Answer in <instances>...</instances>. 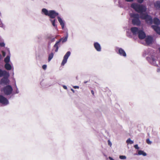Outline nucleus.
Instances as JSON below:
<instances>
[{"mask_svg":"<svg viewBox=\"0 0 160 160\" xmlns=\"http://www.w3.org/2000/svg\"><path fill=\"white\" fill-rule=\"evenodd\" d=\"M131 7L138 13L145 12L146 10V8L145 6L142 5H139L136 3L132 4Z\"/></svg>","mask_w":160,"mask_h":160,"instance_id":"f257e3e1","label":"nucleus"},{"mask_svg":"<svg viewBox=\"0 0 160 160\" xmlns=\"http://www.w3.org/2000/svg\"><path fill=\"white\" fill-rule=\"evenodd\" d=\"M68 37V32H67L66 36L64 38H61L58 40L56 42L55 44L53 46V47L55 48V52H57L58 51L59 47L60 46V44L61 42L63 43L66 42L67 40Z\"/></svg>","mask_w":160,"mask_h":160,"instance_id":"f03ea898","label":"nucleus"},{"mask_svg":"<svg viewBox=\"0 0 160 160\" xmlns=\"http://www.w3.org/2000/svg\"><path fill=\"white\" fill-rule=\"evenodd\" d=\"M131 17L133 18L132 20V23L134 25L139 26L141 24V22L139 20V15L138 14L132 13L131 15Z\"/></svg>","mask_w":160,"mask_h":160,"instance_id":"7ed1b4c3","label":"nucleus"},{"mask_svg":"<svg viewBox=\"0 0 160 160\" xmlns=\"http://www.w3.org/2000/svg\"><path fill=\"white\" fill-rule=\"evenodd\" d=\"M1 91L3 92L5 95H9L12 93L13 88L11 85H8L2 88Z\"/></svg>","mask_w":160,"mask_h":160,"instance_id":"20e7f679","label":"nucleus"},{"mask_svg":"<svg viewBox=\"0 0 160 160\" xmlns=\"http://www.w3.org/2000/svg\"><path fill=\"white\" fill-rule=\"evenodd\" d=\"M10 76L9 73L5 76L3 77L0 81V84L1 85H8L10 82V81L8 78Z\"/></svg>","mask_w":160,"mask_h":160,"instance_id":"39448f33","label":"nucleus"},{"mask_svg":"<svg viewBox=\"0 0 160 160\" xmlns=\"http://www.w3.org/2000/svg\"><path fill=\"white\" fill-rule=\"evenodd\" d=\"M0 103L3 106H6L9 104V102L7 98L2 95H0Z\"/></svg>","mask_w":160,"mask_h":160,"instance_id":"423d86ee","label":"nucleus"},{"mask_svg":"<svg viewBox=\"0 0 160 160\" xmlns=\"http://www.w3.org/2000/svg\"><path fill=\"white\" fill-rule=\"evenodd\" d=\"M71 52L70 51L67 52L63 57V60L61 63V65L63 66L66 63L67 60L71 54Z\"/></svg>","mask_w":160,"mask_h":160,"instance_id":"0eeeda50","label":"nucleus"},{"mask_svg":"<svg viewBox=\"0 0 160 160\" xmlns=\"http://www.w3.org/2000/svg\"><path fill=\"white\" fill-rule=\"evenodd\" d=\"M58 15L59 13L56 12L55 10H49V13L48 16H49L51 19H53Z\"/></svg>","mask_w":160,"mask_h":160,"instance_id":"6e6552de","label":"nucleus"},{"mask_svg":"<svg viewBox=\"0 0 160 160\" xmlns=\"http://www.w3.org/2000/svg\"><path fill=\"white\" fill-rule=\"evenodd\" d=\"M93 46L97 51L100 52L101 51V47L100 44L98 42H94Z\"/></svg>","mask_w":160,"mask_h":160,"instance_id":"1a4fd4ad","label":"nucleus"},{"mask_svg":"<svg viewBox=\"0 0 160 160\" xmlns=\"http://www.w3.org/2000/svg\"><path fill=\"white\" fill-rule=\"evenodd\" d=\"M138 37L140 39H143L146 37V34L142 30H139L138 32Z\"/></svg>","mask_w":160,"mask_h":160,"instance_id":"9d476101","label":"nucleus"},{"mask_svg":"<svg viewBox=\"0 0 160 160\" xmlns=\"http://www.w3.org/2000/svg\"><path fill=\"white\" fill-rule=\"evenodd\" d=\"M58 20L60 25L61 26L62 29H63L65 27V22L63 20L61 17L59 16L57 17Z\"/></svg>","mask_w":160,"mask_h":160,"instance_id":"9b49d317","label":"nucleus"},{"mask_svg":"<svg viewBox=\"0 0 160 160\" xmlns=\"http://www.w3.org/2000/svg\"><path fill=\"white\" fill-rule=\"evenodd\" d=\"M7 50L8 52V55L4 59V62H5V63H9L10 62L11 54L9 49L8 48Z\"/></svg>","mask_w":160,"mask_h":160,"instance_id":"f8f14e48","label":"nucleus"},{"mask_svg":"<svg viewBox=\"0 0 160 160\" xmlns=\"http://www.w3.org/2000/svg\"><path fill=\"white\" fill-rule=\"evenodd\" d=\"M8 74H9L8 72L0 69V78L3 77Z\"/></svg>","mask_w":160,"mask_h":160,"instance_id":"ddd939ff","label":"nucleus"},{"mask_svg":"<svg viewBox=\"0 0 160 160\" xmlns=\"http://www.w3.org/2000/svg\"><path fill=\"white\" fill-rule=\"evenodd\" d=\"M146 22L148 24H151L152 23V20L151 17L148 15L146 18L145 19Z\"/></svg>","mask_w":160,"mask_h":160,"instance_id":"4468645a","label":"nucleus"},{"mask_svg":"<svg viewBox=\"0 0 160 160\" xmlns=\"http://www.w3.org/2000/svg\"><path fill=\"white\" fill-rule=\"evenodd\" d=\"M152 28L158 34L160 35V27L156 25H152Z\"/></svg>","mask_w":160,"mask_h":160,"instance_id":"2eb2a0df","label":"nucleus"},{"mask_svg":"<svg viewBox=\"0 0 160 160\" xmlns=\"http://www.w3.org/2000/svg\"><path fill=\"white\" fill-rule=\"evenodd\" d=\"M131 30L133 35H136L138 33L139 31L138 28L135 27L131 28Z\"/></svg>","mask_w":160,"mask_h":160,"instance_id":"dca6fc26","label":"nucleus"},{"mask_svg":"<svg viewBox=\"0 0 160 160\" xmlns=\"http://www.w3.org/2000/svg\"><path fill=\"white\" fill-rule=\"evenodd\" d=\"M152 40L153 39L151 36H148L146 38L145 42L147 44H149L152 43Z\"/></svg>","mask_w":160,"mask_h":160,"instance_id":"f3484780","label":"nucleus"},{"mask_svg":"<svg viewBox=\"0 0 160 160\" xmlns=\"http://www.w3.org/2000/svg\"><path fill=\"white\" fill-rule=\"evenodd\" d=\"M56 37H53L52 35H49L47 37V38L49 40H50V41H49L48 43L49 44L52 42H54L55 40V38Z\"/></svg>","mask_w":160,"mask_h":160,"instance_id":"a211bd4d","label":"nucleus"},{"mask_svg":"<svg viewBox=\"0 0 160 160\" xmlns=\"http://www.w3.org/2000/svg\"><path fill=\"white\" fill-rule=\"evenodd\" d=\"M4 67L8 70H10L12 69V67L9 63H7L5 64Z\"/></svg>","mask_w":160,"mask_h":160,"instance_id":"6ab92c4d","label":"nucleus"},{"mask_svg":"<svg viewBox=\"0 0 160 160\" xmlns=\"http://www.w3.org/2000/svg\"><path fill=\"white\" fill-rule=\"evenodd\" d=\"M41 13L46 16H48L49 13V11H48L46 8H43L42 9Z\"/></svg>","mask_w":160,"mask_h":160,"instance_id":"aec40b11","label":"nucleus"},{"mask_svg":"<svg viewBox=\"0 0 160 160\" xmlns=\"http://www.w3.org/2000/svg\"><path fill=\"white\" fill-rule=\"evenodd\" d=\"M140 13V18L142 19L145 20V19L146 18V17L148 15V14L143 13L142 12Z\"/></svg>","mask_w":160,"mask_h":160,"instance_id":"412c9836","label":"nucleus"},{"mask_svg":"<svg viewBox=\"0 0 160 160\" xmlns=\"http://www.w3.org/2000/svg\"><path fill=\"white\" fill-rule=\"evenodd\" d=\"M115 5L120 7V0H113Z\"/></svg>","mask_w":160,"mask_h":160,"instance_id":"4be33fe9","label":"nucleus"},{"mask_svg":"<svg viewBox=\"0 0 160 160\" xmlns=\"http://www.w3.org/2000/svg\"><path fill=\"white\" fill-rule=\"evenodd\" d=\"M153 22L155 24L158 25L160 23L159 20L157 18H155L153 20Z\"/></svg>","mask_w":160,"mask_h":160,"instance_id":"5701e85b","label":"nucleus"},{"mask_svg":"<svg viewBox=\"0 0 160 160\" xmlns=\"http://www.w3.org/2000/svg\"><path fill=\"white\" fill-rule=\"evenodd\" d=\"M154 7L157 8H160V2L159 1H157L154 4Z\"/></svg>","mask_w":160,"mask_h":160,"instance_id":"b1692460","label":"nucleus"},{"mask_svg":"<svg viewBox=\"0 0 160 160\" xmlns=\"http://www.w3.org/2000/svg\"><path fill=\"white\" fill-rule=\"evenodd\" d=\"M138 155H142L143 156H146L147 155V153L142 150H139L138 152Z\"/></svg>","mask_w":160,"mask_h":160,"instance_id":"393cba45","label":"nucleus"},{"mask_svg":"<svg viewBox=\"0 0 160 160\" xmlns=\"http://www.w3.org/2000/svg\"><path fill=\"white\" fill-rule=\"evenodd\" d=\"M49 20L52 23V24L53 26H54L55 28L57 27V25L55 24V22L56 21V20L55 19H54L52 20L50 19H49Z\"/></svg>","mask_w":160,"mask_h":160,"instance_id":"a878e982","label":"nucleus"},{"mask_svg":"<svg viewBox=\"0 0 160 160\" xmlns=\"http://www.w3.org/2000/svg\"><path fill=\"white\" fill-rule=\"evenodd\" d=\"M54 55L53 53V52H51L50 54L48 55V62H50L51 60L53 58Z\"/></svg>","mask_w":160,"mask_h":160,"instance_id":"bb28decb","label":"nucleus"},{"mask_svg":"<svg viewBox=\"0 0 160 160\" xmlns=\"http://www.w3.org/2000/svg\"><path fill=\"white\" fill-rule=\"evenodd\" d=\"M121 55L124 57L126 56V54L125 52L121 48Z\"/></svg>","mask_w":160,"mask_h":160,"instance_id":"cd10ccee","label":"nucleus"},{"mask_svg":"<svg viewBox=\"0 0 160 160\" xmlns=\"http://www.w3.org/2000/svg\"><path fill=\"white\" fill-rule=\"evenodd\" d=\"M126 142L128 144H132L133 143V141L131 140L130 138L128 139L126 141Z\"/></svg>","mask_w":160,"mask_h":160,"instance_id":"c85d7f7f","label":"nucleus"},{"mask_svg":"<svg viewBox=\"0 0 160 160\" xmlns=\"http://www.w3.org/2000/svg\"><path fill=\"white\" fill-rule=\"evenodd\" d=\"M116 52H117V53L120 54V48H119L116 47L115 49Z\"/></svg>","mask_w":160,"mask_h":160,"instance_id":"c756f323","label":"nucleus"},{"mask_svg":"<svg viewBox=\"0 0 160 160\" xmlns=\"http://www.w3.org/2000/svg\"><path fill=\"white\" fill-rule=\"evenodd\" d=\"M146 142L148 144H150L152 143V142L151 141H150V140L149 138L147 139Z\"/></svg>","mask_w":160,"mask_h":160,"instance_id":"7c9ffc66","label":"nucleus"},{"mask_svg":"<svg viewBox=\"0 0 160 160\" xmlns=\"http://www.w3.org/2000/svg\"><path fill=\"white\" fill-rule=\"evenodd\" d=\"M19 93V90L18 89V88H17V89H16V90H15V92H13V94H18Z\"/></svg>","mask_w":160,"mask_h":160,"instance_id":"2f4dec72","label":"nucleus"},{"mask_svg":"<svg viewBox=\"0 0 160 160\" xmlns=\"http://www.w3.org/2000/svg\"><path fill=\"white\" fill-rule=\"evenodd\" d=\"M5 46V43L4 42L0 43V46L1 47H4Z\"/></svg>","mask_w":160,"mask_h":160,"instance_id":"473e14b6","label":"nucleus"},{"mask_svg":"<svg viewBox=\"0 0 160 160\" xmlns=\"http://www.w3.org/2000/svg\"><path fill=\"white\" fill-rule=\"evenodd\" d=\"M36 38L39 40H41L42 39V37L41 35H39L36 37Z\"/></svg>","mask_w":160,"mask_h":160,"instance_id":"72a5a7b5","label":"nucleus"},{"mask_svg":"<svg viewBox=\"0 0 160 160\" xmlns=\"http://www.w3.org/2000/svg\"><path fill=\"white\" fill-rule=\"evenodd\" d=\"M47 65H45V64H44L42 65V68H43V69L45 70L47 68Z\"/></svg>","mask_w":160,"mask_h":160,"instance_id":"f704fd0d","label":"nucleus"},{"mask_svg":"<svg viewBox=\"0 0 160 160\" xmlns=\"http://www.w3.org/2000/svg\"><path fill=\"white\" fill-rule=\"evenodd\" d=\"M108 145H109L110 146H111L112 144V143L110 142V140H108Z\"/></svg>","mask_w":160,"mask_h":160,"instance_id":"c9c22d12","label":"nucleus"},{"mask_svg":"<svg viewBox=\"0 0 160 160\" xmlns=\"http://www.w3.org/2000/svg\"><path fill=\"white\" fill-rule=\"evenodd\" d=\"M134 147L136 149H139V147H138V146L137 144H136V145H135L134 146Z\"/></svg>","mask_w":160,"mask_h":160,"instance_id":"e433bc0d","label":"nucleus"},{"mask_svg":"<svg viewBox=\"0 0 160 160\" xmlns=\"http://www.w3.org/2000/svg\"><path fill=\"white\" fill-rule=\"evenodd\" d=\"M126 158V157L125 156H121V159H123Z\"/></svg>","mask_w":160,"mask_h":160,"instance_id":"4c0bfd02","label":"nucleus"},{"mask_svg":"<svg viewBox=\"0 0 160 160\" xmlns=\"http://www.w3.org/2000/svg\"><path fill=\"white\" fill-rule=\"evenodd\" d=\"M143 1V0H138L137 2L139 3H142Z\"/></svg>","mask_w":160,"mask_h":160,"instance_id":"58836bf2","label":"nucleus"},{"mask_svg":"<svg viewBox=\"0 0 160 160\" xmlns=\"http://www.w3.org/2000/svg\"><path fill=\"white\" fill-rule=\"evenodd\" d=\"M2 55L3 57H5L6 55V52L4 51L2 52Z\"/></svg>","mask_w":160,"mask_h":160,"instance_id":"ea45409f","label":"nucleus"},{"mask_svg":"<svg viewBox=\"0 0 160 160\" xmlns=\"http://www.w3.org/2000/svg\"><path fill=\"white\" fill-rule=\"evenodd\" d=\"M73 88H74V89H77L79 88V87L78 86H73Z\"/></svg>","mask_w":160,"mask_h":160,"instance_id":"a19ab883","label":"nucleus"},{"mask_svg":"<svg viewBox=\"0 0 160 160\" xmlns=\"http://www.w3.org/2000/svg\"><path fill=\"white\" fill-rule=\"evenodd\" d=\"M62 87L63 88L65 89H66V90H67V87L65 86V85H62Z\"/></svg>","mask_w":160,"mask_h":160,"instance_id":"79ce46f5","label":"nucleus"},{"mask_svg":"<svg viewBox=\"0 0 160 160\" xmlns=\"http://www.w3.org/2000/svg\"><path fill=\"white\" fill-rule=\"evenodd\" d=\"M0 25H1V27L3 28V27L4 25H3V23H2V22L1 21V22H0Z\"/></svg>","mask_w":160,"mask_h":160,"instance_id":"37998d69","label":"nucleus"},{"mask_svg":"<svg viewBox=\"0 0 160 160\" xmlns=\"http://www.w3.org/2000/svg\"><path fill=\"white\" fill-rule=\"evenodd\" d=\"M109 158L110 160H114V159L111 157H109Z\"/></svg>","mask_w":160,"mask_h":160,"instance_id":"c03bdc74","label":"nucleus"},{"mask_svg":"<svg viewBox=\"0 0 160 160\" xmlns=\"http://www.w3.org/2000/svg\"><path fill=\"white\" fill-rule=\"evenodd\" d=\"M91 92L92 94V95H94V91H93V90H92L91 91Z\"/></svg>","mask_w":160,"mask_h":160,"instance_id":"a18cd8bd","label":"nucleus"},{"mask_svg":"<svg viewBox=\"0 0 160 160\" xmlns=\"http://www.w3.org/2000/svg\"><path fill=\"white\" fill-rule=\"evenodd\" d=\"M71 91H72L73 93H74L75 92V91H74V90L73 89L71 88Z\"/></svg>","mask_w":160,"mask_h":160,"instance_id":"49530a36","label":"nucleus"},{"mask_svg":"<svg viewBox=\"0 0 160 160\" xmlns=\"http://www.w3.org/2000/svg\"><path fill=\"white\" fill-rule=\"evenodd\" d=\"M2 58V56L1 54L0 53V61L1 60Z\"/></svg>","mask_w":160,"mask_h":160,"instance_id":"de8ad7c7","label":"nucleus"},{"mask_svg":"<svg viewBox=\"0 0 160 160\" xmlns=\"http://www.w3.org/2000/svg\"><path fill=\"white\" fill-rule=\"evenodd\" d=\"M127 2H131L133 1V0H126Z\"/></svg>","mask_w":160,"mask_h":160,"instance_id":"09e8293b","label":"nucleus"},{"mask_svg":"<svg viewBox=\"0 0 160 160\" xmlns=\"http://www.w3.org/2000/svg\"><path fill=\"white\" fill-rule=\"evenodd\" d=\"M88 82V81H84V83H86Z\"/></svg>","mask_w":160,"mask_h":160,"instance_id":"8fccbe9b","label":"nucleus"},{"mask_svg":"<svg viewBox=\"0 0 160 160\" xmlns=\"http://www.w3.org/2000/svg\"><path fill=\"white\" fill-rule=\"evenodd\" d=\"M152 60L153 61H154V59L153 58H152Z\"/></svg>","mask_w":160,"mask_h":160,"instance_id":"3c124183","label":"nucleus"},{"mask_svg":"<svg viewBox=\"0 0 160 160\" xmlns=\"http://www.w3.org/2000/svg\"><path fill=\"white\" fill-rule=\"evenodd\" d=\"M15 87H16V86H17L16 85V83H15Z\"/></svg>","mask_w":160,"mask_h":160,"instance_id":"603ef678","label":"nucleus"},{"mask_svg":"<svg viewBox=\"0 0 160 160\" xmlns=\"http://www.w3.org/2000/svg\"><path fill=\"white\" fill-rule=\"evenodd\" d=\"M16 89H17V88H18L17 86H16V87H15Z\"/></svg>","mask_w":160,"mask_h":160,"instance_id":"864d4df0","label":"nucleus"},{"mask_svg":"<svg viewBox=\"0 0 160 160\" xmlns=\"http://www.w3.org/2000/svg\"><path fill=\"white\" fill-rule=\"evenodd\" d=\"M119 158H120V155L119 156Z\"/></svg>","mask_w":160,"mask_h":160,"instance_id":"5fc2aeb1","label":"nucleus"},{"mask_svg":"<svg viewBox=\"0 0 160 160\" xmlns=\"http://www.w3.org/2000/svg\"><path fill=\"white\" fill-rule=\"evenodd\" d=\"M36 58H37V59H38V57H36Z\"/></svg>","mask_w":160,"mask_h":160,"instance_id":"6e6d98bb","label":"nucleus"}]
</instances>
